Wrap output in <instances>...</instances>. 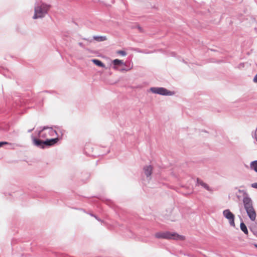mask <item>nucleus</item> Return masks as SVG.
<instances>
[{
  "mask_svg": "<svg viewBox=\"0 0 257 257\" xmlns=\"http://www.w3.org/2000/svg\"><path fill=\"white\" fill-rule=\"evenodd\" d=\"M50 8V5L42 2H37L35 3L34 8V19H41L45 17Z\"/></svg>",
  "mask_w": 257,
  "mask_h": 257,
  "instance_id": "1",
  "label": "nucleus"
},
{
  "mask_svg": "<svg viewBox=\"0 0 257 257\" xmlns=\"http://www.w3.org/2000/svg\"><path fill=\"white\" fill-rule=\"evenodd\" d=\"M156 238L158 239H174L177 240H184L185 236L178 234L176 232L170 231L158 232L155 234Z\"/></svg>",
  "mask_w": 257,
  "mask_h": 257,
  "instance_id": "2",
  "label": "nucleus"
},
{
  "mask_svg": "<svg viewBox=\"0 0 257 257\" xmlns=\"http://www.w3.org/2000/svg\"><path fill=\"white\" fill-rule=\"evenodd\" d=\"M150 91L153 93L164 96H171L174 93L173 91H169L164 87H151Z\"/></svg>",
  "mask_w": 257,
  "mask_h": 257,
  "instance_id": "3",
  "label": "nucleus"
},
{
  "mask_svg": "<svg viewBox=\"0 0 257 257\" xmlns=\"http://www.w3.org/2000/svg\"><path fill=\"white\" fill-rule=\"evenodd\" d=\"M223 216L228 220L229 223L231 226L235 227L234 215L230 211L229 209H225L223 211Z\"/></svg>",
  "mask_w": 257,
  "mask_h": 257,
  "instance_id": "4",
  "label": "nucleus"
},
{
  "mask_svg": "<svg viewBox=\"0 0 257 257\" xmlns=\"http://www.w3.org/2000/svg\"><path fill=\"white\" fill-rule=\"evenodd\" d=\"M242 202L245 210L253 207V201L249 196L243 197Z\"/></svg>",
  "mask_w": 257,
  "mask_h": 257,
  "instance_id": "5",
  "label": "nucleus"
},
{
  "mask_svg": "<svg viewBox=\"0 0 257 257\" xmlns=\"http://www.w3.org/2000/svg\"><path fill=\"white\" fill-rule=\"evenodd\" d=\"M247 215L251 221H254L256 219V214L254 207L245 209Z\"/></svg>",
  "mask_w": 257,
  "mask_h": 257,
  "instance_id": "6",
  "label": "nucleus"
},
{
  "mask_svg": "<svg viewBox=\"0 0 257 257\" xmlns=\"http://www.w3.org/2000/svg\"><path fill=\"white\" fill-rule=\"evenodd\" d=\"M113 69L115 70H119L118 68V66H121L122 65L125 66V63L123 62L122 60H120L117 59H114L112 61Z\"/></svg>",
  "mask_w": 257,
  "mask_h": 257,
  "instance_id": "7",
  "label": "nucleus"
},
{
  "mask_svg": "<svg viewBox=\"0 0 257 257\" xmlns=\"http://www.w3.org/2000/svg\"><path fill=\"white\" fill-rule=\"evenodd\" d=\"M31 138L33 140V144L35 146L39 148L44 149V147L43 146V141L36 138L33 136H32Z\"/></svg>",
  "mask_w": 257,
  "mask_h": 257,
  "instance_id": "8",
  "label": "nucleus"
},
{
  "mask_svg": "<svg viewBox=\"0 0 257 257\" xmlns=\"http://www.w3.org/2000/svg\"><path fill=\"white\" fill-rule=\"evenodd\" d=\"M197 184L198 185L201 186L204 189L207 190L208 191H212V189L209 187V186L205 183L203 182V181L198 178L196 180Z\"/></svg>",
  "mask_w": 257,
  "mask_h": 257,
  "instance_id": "9",
  "label": "nucleus"
},
{
  "mask_svg": "<svg viewBox=\"0 0 257 257\" xmlns=\"http://www.w3.org/2000/svg\"><path fill=\"white\" fill-rule=\"evenodd\" d=\"M153 168L151 165L146 166L144 167V173L147 178L150 177L152 173Z\"/></svg>",
  "mask_w": 257,
  "mask_h": 257,
  "instance_id": "10",
  "label": "nucleus"
},
{
  "mask_svg": "<svg viewBox=\"0 0 257 257\" xmlns=\"http://www.w3.org/2000/svg\"><path fill=\"white\" fill-rule=\"evenodd\" d=\"M92 61L96 66L101 67L102 68H105V64L98 59H94L92 60Z\"/></svg>",
  "mask_w": 257,
  "mask_h": 257,
  "instance_id": "11",
  "label": "nucleus"
},
{
  "mask_svg": "<svg viewBox=\"0 0 257 257\" xmlns=\"http://www.w3.org/2000/svg\"><path fill=\"white\" fill-rule=\"evenodd\" d=\"M48 128V126H44L38 132V137L39 138H45L46 137V134L44 133V131Z\"/></svg>",
  "mask_w": 257,
  "mask_h": 257,
  "instance_id": "12",
  "label": "nucleus"
},
{
  "mask_svg": "<svg viewBox=\"0 0 257 257\" xmlns=\"http://www.w3.org/2000/svg\"><path fill=\"white\" fill-rule=\"evenodd\" d=\"M4 145H9L13 149H14L16 147L21 146L20 145L15 143H10L7 142H0V148Z\"/></svg>",
  "mask_w": 257,
  "mask_h": 257,
  "instance_id": "13",
  "label": "nucleus"
},
{
  "mask_svg": "<svg viewBox=\"0 0 257 257\" xmlns=\"http://www.w3.org/2000/svg\"><path fill=\"white\" fill-rule=\"evenodd\" d=\"M240 229L245 234H247L248 232L246 225L243 221H241L240 224Z\"/></svg>",
  "mask_w": 257,
  "mask_h": 257,
  "instance_id": "14",
  "label": "nucleus"
},
{
  "mask_svg": "<svg viewBox=\"0 0 257 257\" xmlns=\"http://www.w3.org/2000/svg\"><path fill=\"white\" fill-rule=\"evenodd\" d=\"M250 167L251 170L257 173V160L252 161L250 163Z\"/></svg>",
  "mask_w": 257,
  "mask_h": 257,
  "instance_id": "15",
  "label": "nucleus"
},
{
  "mask_svg": "<svg viewBox=\"0 0 257 257\" xmlns=\"http://www.w3.org/2000/svg\"><path fill=\"white\" fill-rule=\"evenodd\" d=\"M93 38L94 40L98 42H102L106 40V38L105 36H94Z\"/></svg>",
  "mask_w": 257,
  "mask_h": 257,
  "instance_id": "16",
  "label": "nucleus"
},
{
  "mask_svg": "<svg viewBox=\"0 0 257 257\" xmlns=\"http://www.w3.org/2000/svg\"><path fill=\"white\" fill-rule=\"evenodd\" d=\"M48 130V133L51 136H53L54 135H56L58 136L57 132L56 131L53 130L52 127H49L47 128Z\"/></svg>",
  "mask_w": 257,
  "mask_h": 257,
  "instance_id": "17",
  "label": "nucleus"
},
{
  "mask_svg": "<svg viewBox=\"0 0 257 257\" xmlns=\"http://www.w3.org/2000/svg\"><path fill=\"white\" fill-rule=\"evenodd\" d=\"M58 140V138L49 139L51 146L56 144Z\"/></svg>",
  "mask_w": 257,
  "mask_h": 257,
  "instance_id": "18",
  "label": "nucleus"
},
{
  "mask_svg": "<svg viewBox=\"0 0 257 257\" xmlns=\"http://www.w3.org/2000/svg\"><path fill=\"white\" fill-rule=\"evenodd\" d=\"M43 146L44 147V149L45 148V147L51 146L49 139H46L45 141H43Z\"/></svg>",
  "mask_w": 257,
  "mask_h": 257,
  "instance_id": "19",
  "label": "nucleus"
},
{
  "mask_svg": "<svg viewBox=\"0 0 257 257\" xmlns=\"http://www.w3.org/2000/svg\"><path fill=\"white\" fill-rule=\"evenodd\" d=\"M117 54H120L122 56H125L126 55V52L123 50H118L117 51Z\"/></svg>",
  "mask_w": 257,
  "mask_h": 257,
  "instance_id": "20",
  "label": "nucleus"
},
{
  "mask_svg": "<svg viewBox=\"0 0 257 257\" xmlns=\"http://www.w3.org/2000/svg\"><path fill=\"white\" fill-rule=\"evenodd\" d=\"M238 192L239 193H243V197H245L247 196H249V195L247 194V193L246 192V191L244 190H238Z\"/></svg>",
  "mask_w": 257,
  "mask_h": 257,
  "instance_id": "21",
  "label": "nucleus"
},
{
  "mask_svg": "<svg viewBox=\"0 0 257 257\" xmlns=\"http://www.w3.org/2000/svg\"><path fill=\"white\" fill-rule=\"evenodd\" d=\"M90 215H91V216H93L94 217L96 220H97L98 221L102 222V221L101 219H100L99 218H98L97 216H96L95 215L93 214H92V213H90Z\"/></svg>",
  "mask_w": 257,
  "mask_h": 257,
  "instance_id": "22",
  "label": "nucleus"
},
{
  "mask_svg": "<svg viewBox=\"0 0 257 257\" xmlns=\"http://www.w3.org/2000/svg\"><path fill=\"white\" fill-rule=\"evenodd\" d=\"M251 187L257 189V183H254L251 184Z\"/></svg>",
  "mask_w": 257,
  "mask_h": 257,
  "instance_id": "23",
  "label": "nucleus"
},
{
  "mask_svg": "<svg viewBox=\"0 0 257 257\" xmlns=\"http://www.w3.org/2000/svg\"><path fill=\"white\" fill-rule=\"evenodd\" d=\"M129 70H130L129 69H126V68H121L119 70L121 72H123V71H128Z\"/></svg>",
  "mask_w": 257,
  "mask_h": 257,
  "instance_id": "24",
  "label": "nucleus"
},
{
  "mask_svg": "<svg viewBox=\"0 0 257 257\" xmlns=\"http://www.w3.org/2000/svg\"><path fill=\"white\" fill-rule=\"evenodd\" d=\"M253 81L254 82L257 83V74L254 77Z\"/></svg>",
  "mask_w": 257,
  "mask_h": 257,
  "instance_id": "25",
  "label": "nucleus"
},
{
  "mask_svg": "<svg viewBox=\"0 0 257 257\" xmlns=\"http://www.w3.org/2000/svg\"><path fill=\"white\" fill-rule=\"evenodd\" d=\"M138 29L140 31V32H143V29L139 26H138L137 27Z\"/></svg>",
  "mask_w": 257,
  "mask_h": 257,
  "instance_id": "26",
  "label": "nucleus"
},
{
  "mask_svg": "<svg viewBox=\"0 0 257 257\" xmlns=\"http://www.w3.org/2000/svg\"><path fill=\"white\" fill-rule=\"evenodd\" d=\"M89 147V145H87L86 146V147H85V148L84 149L85 151H86V150L88 149Z\"/></svg>",
  "mask_w": 257,
  "mask_h": 257,
  "instance_id": "27",
  "label": "nucleus"
},
{
  "mask_svg": "<svg viewBox=\"0 0 257 257\" xmlns=\"http://www.w3.org/2000/svg\"><path fill=\"white\" fill-rule=\"evenodd\" d=\"M34 128H32V129L29 130L28 131V133H31L32 131H33L34 130Z\"/></svg>",
  "mask_w": 257,
  "mask_h": 257,
  "instance_id": "28",
  "label": "nucleus"
},
{
  "mask_svg": "<svg viewBox=\"0 0 257 257\" xmlns=\"http://www.w3.org/2000/svg\"><path fill=\"white\" fill-rule=\"evenodd\" d=\"M78 44H79V46H80L81 47H83V44H82V43H81V42H79V43H78Z\"/></svg>",
  "mask_w": 257,
  "mask_h": 257,
  "instance_id": "29",
  "label": "nucleus"
},
{
  "mask_svg": "<svg viewBox=\"0 0 257 257\" xmlns=\"http://www.w3.org/2000/svg\"><path fill=\"white\" fill-rule=\"evenodd\" d=\"M4 76H6V77H11V76L9 74V75H6V74H4Z\"/></svg>",
  "mask_w": 257,
  "mask_h": 257,
  "instance_id": "30",
  "label": "nucleus"
},
{
  "mask_svg": "<svg viewBox=\"0 0 257 257\" xmlns=\"http://www.w3.org/2000/svg\"><path fill=\"white\" fill-rule=\"evenodd\" d=\"M84 39V40H88V39H86V38H84V39Z\"/></svg>",
  "mask_w": 257,
  "mask_h": 257,
  "instance_id": "31",
  "label": "nucleus"
},
{
  "mask_svg": "<svg viewBox=\"0 0 257 257\" xmlns=\"http://www.w3.org/2000/svg\"><path fill=\"white\" fill-rule=\"evenodd\" d=\"M255 246L257 247V245H255Z\"/></svg>",
  "mask_w": 257,
  "mask_h": 257,
  "instance_id": "32",
  "label": "nucleus"
}]
</instances>
